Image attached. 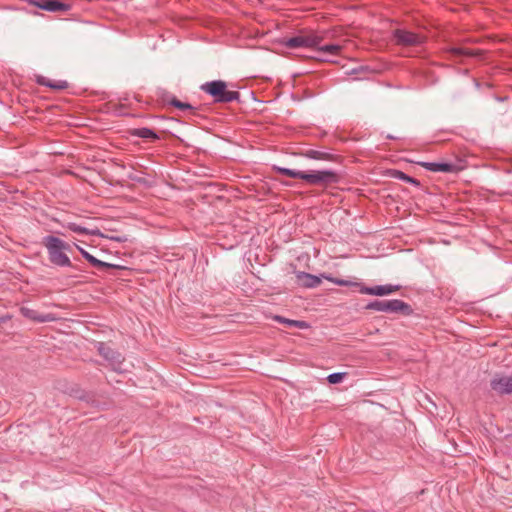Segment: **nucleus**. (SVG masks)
Instances as JSON below:
<instances>
[{"instance_id":"412c9836","label":"nucleus","mask_w":512,"mask_h":512,"mask_svg":"<svg viewBox=\"0 0 512 512\" xmlns=\"http://www.w3.org/2000/svg\"><path fill=\"white\" fill-rule=\"evenodd\" d=\"M86 260L94 267L98 269H124L123 266L112 264L108 262L101 261L94 257L92 254L88 255Z\"/></svg>"},{"instance_id":"cd10ccee","label":"nucleus","mask_w":512,"mask_h":512,"mask_svg":"<svg viewBox=\"0 0 512 512\" xmlns=\"http://www.w3.org/2000/svg\"><path fill=\"white\" fill-rule=\"evenodd\" d=\"M386 138H387V139H391V140L396 139V137H395V136L390 135V134H388V135L386 136Z\"/></svg>"},{"instance_id":"423d86ee","label":"nucleus","mask_w":512,"mask_h":512,"mask_svg":"<svg viewBox=\"0 0 512 512\" xmlns=\"http://www.w3.org/2000/svg\"><path fill=\"white\" fill-rule=\"evenodd\" d=\"M97 352L108 362L113 371L122 372L123 355L105 342H96Z\"/></svg>"},{"instance_id":"9d476101","label":"nucleus","mask_w":512,"mask_h":512,"mask_svg":"<svg viewBox=\"0 0 512 512\" xmlns=\"http://www.w3.org/2000/svg\"><path fill=\"white\" fill-rule=\"evenodd\" d=\"M400 289L398 285L386 284L377 285L374 287H368L364 283L360 282L359 292L361 294H368L374 296H385L390 295Z\"/></svg>"},{"instance_id":"a878e982","label":"nucleus","mask_w":512,"mask_h":512,"mask_svg":"<svg viewBox=\"0 0 512 512\" xmlns=\"http://www.w3.org/2000/svg\"><path fill=\"white\" fill-rule=\"evenodd\" d=\"M344 377H345V373L337 372V373L330 374L327 377V380L330 384H338V383L342 382Z\"/></svg>"},{"instance_id":"f03ea898","label":"nucleus","mask_w":512,"mask_h":512,"mask_svg":"<svg viewBox=\"0 0 512 512\" xmlns=\"http://www.w3.org/2000/svg\"><path fill=\"white\" fill-rule=\"evenodd\" d=\"M200 89L211 96L215 103H230L239 101L240 93L227 89V83L223 80H213L200 86Z\"/></svg>"},{"instance_id":"9b49d317","label":"nucleus","mask_w":512,"mask_h":512,"mask_svg":"<svg viewBox=\"0 0 512 512\" xmlns=\"http://www.w3.org/2000/svg\"><path fill=\"white\" fill-rule=\"evenodd\" d=\"M418 165L424 167L426 170L431 172H443V173H455L457 172L458 166L450 162H417Z\"/></svg>"},{"instance_id":"39448f33","label":"nucleus","mask_w":512,"mask_h":512,"mask_svg":"<svg viewBox=\"0 0 512 512\" xmlns=\"http://www.w3.org/2000/svg\"><path fill=\"white\" fill-rule=\"evenodd\" d=\"M323 37L313 33H300L296 36L285 39L283 44L290 49L295 48H316L322 42Z\"/></svg>"},{"instance_id":"f257e3e1","label":"nucleus","mask_w":512,"mask_h":512,"mask_svg":"<svg viewBox=\"0 0 512 512\" xmlns=\"http://www.w3.org/2000/svg\"><path fill=\"white\" fill-rule=\"evenodd\" d=\"M42 244L46 248L49 261L53 265L58 267H73L70 258L66 254L67 251L71 250L70 244L53 235L45 236L42 240Z\"/></svg>"},{"instance_id":"c756f323","label":"nucleus","mask_w":512,"mask_h":512,"mask_svg":"<svg viewBox=\"0 0 512 512\" xmlns=\"http://www.w3.org/2000/svg\"><path fill=\"white\" fill-rule=\"evenodd\" d=\"M4 319L0 318V323L3 321Z\"/></svg>"},{"instance_id":"2eb2a0df","label":"nucleus","mask_w":512,"mask_h":512,"mask_svg":"<svg viewBox=\"0 0 512 512\" xmlns=\"http://www.w3.org/2000/svg\"><path fill=\"white\" fill-rule=\"evenodd\" d=\"M36 82L41 86H46L57 91L65 90L69 86L66 80L55 81L41 75L37 76Z\"/></svg>"},{"instance_id":"6ab92c4d","label":"nucleus","mask_w":512,"mask_h":512,"mask_svg":"<svg viewBox=\"0 0 512 512\" xmlns=\"http://www.w3.org/2000/svg\"><path fill=\"white\" fill-rule=\"evenodd\" d=\"M388 174L392 178H395V179L407 182V183L412 184V185H414L416 187H420L421 186V183H420L419 180H417L416 178H413V177L407 175L406 173H404V172H402L400 170L391 169V170L388 171Z\"/></svg>"},{"instance_id":"f3484780","label":"nucleus","mask_w":512,"mask_h":512,"mask_svg":"<svg viewBox=\"0 0 512 512\" xmlns=\"http://www.w3.org/2000/svg\"><path fill=\"white\" fill-rule=\"evenodd\" d=\"M448 53L453 58H460V57H479L483 54V51L481 50H473L468 48H462V47H452L448 50Z\"/></svg>"},{"instance_id":"20e7f679","label":"nucleus","mask_w":512,"mask_h":512,"mask_svg":"<svg viewBox=\"0 0 512 512\" xmlns=\"http://www.w3.org/2000/svg\"><path fill=\"white\" fill-rule=\"evenodd\" d=\"M303 180L310 185L328 186L337 184L340 181V175L333 170H317L304 172Z\"/></svg>"},{"instance_id":"b1692460","label":"nucleus","mask_w":512,"mask_h":512,"mask_svg":"<svg viewBox=\"0 0 512 512\" xmlns=\"http://www.w3.org/2000/svg\"><path fill=\"white\" fill-rule=\"evenodd\" d=\"M318 53L319 54H329L332 56L339 55L342 47L338 44H326L323 46L318 45Z\"/></svg>"},{"instance_id":"a211bd4d","label":"nucleus","mask_w":512,"mask_h":512,"mask_svg":"<svg viewBox=\"0 0 512 512\" xmlns=\"http://www.w3.org/2000/svg\"><path fill=\"white\" fill-rule=\"evenodd\" d=\"M20 312L24 317L41 323L48 322L53 319L50 315H39L36 310L28 307H21Z\"/></svg>"},{"instance_id":"ddd939ff","label":"nucleus","mask_w":512,"mask_h":512,"mask_svg":"<svg viewBox=\"0 0 512 512\" xmlns=\"http://www.w3.org/2000/svg\"><path fill=\"white\" fill-rule=\"evenodd\" d=\"M297 284L304 288H316L321 284V278L303 271L296 273Z\"/></svg>"},{"instance_id":"f8f14e48","label":"nucleus","mask_w":512,"mask_h":512,"mask_svg":"<svg viewBox=\"0 0 512 512\" xmlns=\"http://www.w3.org/2000/svg\"><path fill=\"white\" fill-rule=\"evenodd\" d=\"M300 155L312 159V160H318V161H336L337 156L333 153L322 150V149H306L300 152Z\"/></svg>"},{"instance_id":"4be33fe9","label":"nucleus","mask_w":512,"mask_h":512,"mask_svg":"<svg viewBox=\"0 0 512 512\" xmlns=\"http://www.w3.org/2000/svg\"><path fill=\"white\" fill-rule=\"evenodd\" d=\"M67 228L70 231L78 233V234L93 235V236L100 235L99 229H88V228L80 226L76 223H68Z\"/></svg>"},{"instance_id":"c85d7f7f","label":"nucleus","mask_w":512,"mask_h":512,"mask_svg":"<svg viewBox=\"0 0 512 512\" xmlns=\"http://www.w3.org/2000/svg\"><path fill=\"white\" fill-rule=\"evenodd\" d=\"M114 239H115L116 241H119V242L124 241V240H123L122 238H120V237H116V238H114Z\"/></svg>"},{"instance_id":"1a4fd4ad","label":"nucleus","mask_w":512,"mask_h":512,"mask_svg":"<svg viewBox=\"0 0 512 512\" xmlns=\"http://www.w3.org/2000/svg\"><path fill=\"white\" fill-rule=\"evenodd\" d=\"M28 3L49 12H65L71 8L70 4L61 2L59 0H28Z\"/></svg>"},{"instance_id":"dca6fc26","label":"nucleus","mask_w":512,"mask_h":512,"mask_svg":"<svg viewBox=\"0 0 512 512\" xmlns=\"http://www.w3.org/2000/svg\"><path fill=\"white\" fill-rule=\"evenodd\" d=\"M129 135L132 137H138L142 139H150L152 141L159 140V136L157 135V133L148 127L130 129Z\"/></svg>"},{"instance_id":"0eeeda50","label":"nucleus","mask_w":512,"mask_h":512,"mask_svg":"<svg viewBox=\"0 0 512 512\" xmlns=\"http://www.w3.org/2000/svg\"><path fill=\"white\" fill-rule=\"evenodd\" d=\"M394 39L397 45L404 47L419 46L425 42V36L404 29H396Z\"/></svg>"},{"instance_id":"bb28decb","label":"nucleus","mask_w":512,"mask_h":512,"mask_svg":"<svg viewBox=\"0 0 512 512\" xmlns=\"http://www.w3.org/2000/svg\"><path fill=\"white\" fill-rule=\"evenodd\" d=\"M75 246L78 249V251L81 253V255L83 256V258L86 260L87 256L90 255V253L78 245H75Z\"/></svg>"},{"instance_id":"aec40b11","label":"nucleus","mask_w":512,"mask_h":512,"mask_svg":"<svg viewBox=\"0 0 512 512\" xmlns=\"http://www.w3.org/2000/svg\"><path fill=\"white\" fill-rule=\"evenodd\" d=\"M273 319L281 324H284L286 326H289V327H295V328H298V329H307L309 328V324L306 322V321H302V320H292V319H288V318H285L283 316H280V315H275L273 317Z\"/></svg>"},{"instance_id":"5701e85b","label":"nucleus","mask_w":512,"mask_h":512,"mask_svg":"<svg viewBox=\"0 0 512 512\" xmlns=\"http://www.w3.org/2000/svg\"><path fill=\"white\" fill-rule=\"evenodd\" d=\"M322 277L336 285H339V286L357 287V288L360 287V282H358V281L340 279V278H336V277H333L331 275H326V274H322Z\"/></svg>"},{"instance_id":"4468645a","label":"nucleus","mask_w":512,"mask_h":512,"mask_svg":"<svg viewBox=\"0 0 512 512\" xmlns=\"http://www.w3.org/2000/svg\"><path fill=\"white\" fill-rule=\"evenodd\" d=\"M162 100H163V102L168 103L180 110H189L191 112V114L196 115L195 107H193L189 103L182 102V101L178 100L174 95H172L168 92H164L162 94Z\"/></svg>"},{"instance_id":"7ed1b4c3","label":"nucleus","mask_w":512,"mask_h":512,"mask_svg":"<svg viewBox=\"0 0 512 512\" xmlns=\"http://www.w3.org/2000/svg\"><path fill=\"white\" fill-rule=\"evenodd\" d=\"M365 309L385 313H400L404 316L413 314L411 305L400 299L373 300L365 306Z\"/></svg>"},{"instance_id":"6e6552de","label":"nucleus","mask_w":512,"mask_h":512,"mask_svg":"<svg viewBox=\"0 0 512 512\" xmlns=\"http://www.w3.org/2000/svg\"><path fill=\"white\" fill-rule=\"evenodd\" d=\"M490 386L500 395L512 394V376L496 374L490 381Z\"/></svg>"},{"instance_id":"393cba45","label":"nucleus","mask_w":512,"mask_h":512,"mask_svg":"<svg viewBox=\"0 0 512 512\" xmlns=\"http://www.w3.org/2000/svg\"><path fill=\"white\" fill-rule=\"evenodd\" d=\"M275 170L284 176L290 177V178H297V179H304V171L294 170L290 168H284V167H275Z\"/></svg>"}]
</instances>
